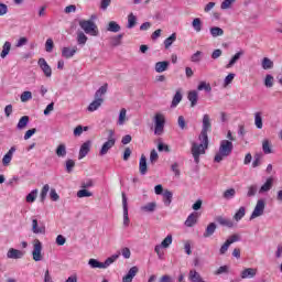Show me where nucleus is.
<instances>
[{
	"instance_id": "10",
	"label": "nucleus",
	"mask_w": 282,
	"mask_h": 282,
	"mask_svg": "<svg viewBox=\"0 0 282 282\" xmlns=\"http://www.w3.org/2000/svg\"><path fill=\"white\" fill-rule=\"evenodd\" d=\"M37 65L42 69L46 78H52V67L47 65V61H45V58L41 57L37 61Z\"/></svg>"
},
{
	"instance_id": "14",
	"label": "nucleus",
	"mask_w": 282,
	"mask_h": 282,
	"mask_svg": "<svg viewBox=\"0 0 282 282\" xmlns=\"http://www.w3.org/2000/svg\"><path fill=\"white\" fill-rule=\"evenodd\" d=\"M243 54H246V52H243V50H240L239 52H237L229 61V63L226 65V69H230V67H235V65H237V62L241 58V56H243Z\"/></svg>"
},
{
	"instance_id": "60",
	"label": "nucleus",
	"mask_w": 282,
	"mask_h": 282,
	"mask_svg": "<svg viewBox=\"0 0 282 282\" xmlns=\"http://www.w3.org/2000/svg\"><path fill=\"white\" fill-rule=\"evenodd\" d=\"M232 80H235V73H229L224 80L225 87H228V85H230Z\"/></svg>"
},
{
	"instance_id": "15",
	"label": "nucleus",
	"mask_w": 282,
	"mask_h": 282,
	"mask_svg": "<svg viewBox=\"0 0 282 282\" xmlns=\"http://www.w3.org/2000/svg\"><path fill=\"white\" fill-rule=\"evenodd\" d=\"M217 230V224L210 223L203 234L204 239H208V237H213Z\"/></svg>"
},
{
	"instance_id": "59",
	"label": "nucleus",
	"mask_w": 282,
	"mask_h": 282,
	"mask_svg": "<svg viewBox=\"0 0 282 282\" xmlns=\"http://www.w3.org/2000/svg\"><path fill=\"white\" fill-rule=\"evenodd\" d=\"M160 159V155H158V151L155 149L151 150L150 152V162L151 164H155V162Z\"/></svg>"
},
{
	"instance_id": "38",
	"label": "nucleus",
	"mask_w": 282,
	"mask_h": 282,
	"mask_svg": "<svg viewBox=\"0 0 282 282\" xmlns=\"http://www.w3.org/2000/svg\"><path fill=\"white\" fill-rule=\"evenodd\" d=\"M10 50H12V43L10 42H4L3 46H2V52L0 54L1 58H6V56H8V54H10Z\"/></svg>"
},
{
	"instance_id": "61",
	"label": "nucleus",
	"mask_w": 282,
	"mask_h": 282,
	"mask_svg": "<svg viewBox=\"0 0 282 282\" xmlns=\"http://www.w3.org/2000/svg\"><path fill=\"white\" fill-rule=\"evenodd\" d=\"M235 1H237V0H224L220 4L221 10L230 9V6H232V3H235Z\"/></svg>"
},
{
	"instance_id": "11",
	"label": "nucleus",
	"mask_w": 282,
	"mask_h": 282,
	"mask_svg": "<svg viewBox=\"0 0 282 282\" xmlns=\"http://www.w3.org/2000/svg\"><path fill=\"white\" fill-rule=\"evenodd\" d=\"M138 272H140V268L131 267L127 274L122 278V282H133V278L137 276Z\"/></svg>"
},
{
	"instance_id": "8",
	"label": "nucleus",
	"mask_w": 282,
	"mask_h": 282,
	"mask_svg": "<svg viewBox=\"0 0 282 282\" xmlns=\"http://www.w3.org/2000/svg\"><path fill=\"white\" fill-rule=\"evenodd\" d=\"M264 210H265V200L258 199L256 207L250 216V221H252V219H257V217H261Z\"/></svg>"
},
{
	"instance_id": "32",
	"label": "nucleus",
	"mask_w": 282,
	"mask_h": 282,
	"mask_svg": "<svg viewBox=\"0 0 282 282\" xmlns=\"http://www.w3.org/2000/svg\"><path fill=\"white\" fill-rule=\"evenodd\" d=\"M246 217V207L241 206L234 215L235 221H241Z\"/></svg>"
},
{
	"instance_id": "22",
	"label": "nucleus",
	"mask_w": 282,
	"mask_h": 282,
	"mask_svg": "<svg viewBox=\"0 0 282 282\" xmlns=\"http://www.w3.org/2000/svg\"><path fill=\"white\" fill-rule=\"evenodd\" d=\"M32 232H34V235H45V227H39V220L37 219H33L32 220Z\"/></svg>"
},
{
	"instance_id": "4",
	"label": "nucleus",
	"mask_w": 282,
	"mask_h": 282,
	"mask_svg": "<svg viewBox=\"0 0 282 282\" xmlns=\"http://www.w3.org/2000/svg\"><path fill=\"white\" fill-rule=\"evenodd\" d=\"M108 133V140L102 144L99 155L104 156L109 153L110 149H113L116 147V131L112 129L106 130Z\"/></svg>"
},
{
	"instance_id": "3",
	"label": "nucleus",
	"mask_w": 282,
	"mask_h": 282,
	"mask_svg": "<svg viewBox=\"0 0 282 282\" xmlns=\"http://www.w3.org/2000/svg\"><path fill=\"white\" fill-rule=\"evenodd\" d=\"M232 149H235V145L231 143V141L223 140L220 141V147L218 150V153H216L214 158V162H223L224 158H228L232 153Z\"/></svg>"
},
{
	"instance_id": "1",
	"label": "nucleus",
	"mask_w": 282,
	"mask_h": 282,
	"mask_svg": "<svg viewBox=\"0 0 282 282\" xmlns=\"http://www.w3.org/2000/svg\"><path fill=\"white\" fill-rule=\"evenodd\" d=\"M213 131V123L210 122V116H203V126L202 131L198 137L200 144L194 142L192 144V155L194 158V162L199 164V156L206 153V149H208V132Z\"/></svg>"
},
{
	"instance_id": "63",
	"label": "nucleus",
	"mask_w": 282,
	"mask_h": 282,
	"mask_svg": "<svg viewBox=\"0 0 282 282\" xmlns=\"http://www.w3.org/2000/svg\"><path fill=\"white\" fill-rule=\"evenodd\" d=\"M177 124H178L180 129H182V131H184V129H186V119H184V116L178 117Z\"/></svg>"
},
{
	"instance_id": "20",
	"label": "nucleus",
	"mask_w": 282,
	"mask_h": 282,
	"mask_svg": "<svg viewBox=\"0 0 282 282\" xmlns=\"http://www.w3.org/2000/svg\"><path fill=\"white\" fill-rule=\"evenodd\" d=\"M156 208H158V203L152 202L141 206L140 210L142 213H155Z\"/></svg>"
},
{
	"instance_id": "16",
	"label": "nucleus",
	"mask_w": 282,
	"mask_h": 282,
	"mask_svg": "<svg viewBox=\"0 0 282 282\" xmlns=\"http://www.w3.org/2000/svg\"><path fill=\"white\" fill-rule=\"evenodd\" d=\"M78 52V47L74 46L73 48L63 47L62 48V56L63 58H73L74 54Z\"/></svg>"
},
{
	"instance_id": "47",
	"label": "nucleus",
	"mask_w": 282,
	"mask_h": 282,
	"mask_svg": "<svg viewBox=\"0 0 282 282\" xmlns=\"http://www.w3.org/2000/svg\"><path fill=\"white\" fill-rule=\"evenodd\" d=\"M173 243V236L167 235L164 240L161 242L160 247L161 248H169Z\"/></svg>"
},
{
	"instance_id": "19",
	"label": "nucleus",
	"mask_w": 282,
	"mask_h": 282,
	"mask_svg": "<svg viewBox=\"0 0 282 282\" xmlns=\"http://www.w3.org/2000/svg\"><path fill=\"white\" fill-rule=\"evenodd\" d=\"M240 276L241 279H254L257 276V269L247 268L241 272Z\"/></svg>"
},
{
	"instance_id": "45",
	"label": "nucleus",
	"mask_w": 282,
	"mask_h": 282,
	"mask_svg": "<svg viewBox=\"0 0 282 282\" xmlns=\"http://www.w3.org/2000/svg\"><path fill=\"white\" fill-rule=\"evenodd\" d=\"M94 196V193L85 189V188H82L77 192V197L79 199H83V197H93Z\"/></svg>"
},
{
	"instance_id": "64",
	"label": "nucleus",
	"mask_w": 282,
	"mask_h": 282,
	"mask_svg": "<svg viewBox=\"0 0 282 282\" xmlns=\"http://www.w3.org/2000/svg\"><path fill=\"white\" fill-rule=\"evenodd\" d=\"M228 248H230L229 242L226 240L224 245L219 249V254L224 256L228 252Z\"/></svg>"
},
{
	"instance_id": "41",
	"label": "nucleus",
	"mask_w": 282,
	"mask_h": 282,
	"mask_svg": "<svg viewBox=\"0 0 282 282\" xmlns=\"http://www.w3.org/2000/svg\"><path fill=\"white\" fill-rule=\"evenodd\" d=\"M254 124L257 129H263V117H261V112L254 113Z\"/></svg>"
},
{
	"instance_id": "36",
	"label": "nucleus",
	"mask_w": 282,
	"mask_h": 282,
	"mask_svg": "<svg viewBox=\"0 0 282 282\" xmlns=\"http://www.w3.org/2000/svg\"><path fill=\"white\" fill-rule=\"evenodd\" d=\"M55 153L57 155V158H65V155H67V147L65 144H59L56 150Z\"/></svg>"
},
{
	"instance_id": "23",
	"label": "nucleus",
	"mask_w": 282,
	"mask_h": 282,
	"mask_svg": "<svg viewBox=\"0 0 282 282\" xmlns=\"http://www.w3.org/2000/svg\"><path fill=\"white\" fill-rule=\"evenodd\" d=\"M169 65H171V62L169 61L158 62L155 64V72L158 74H162V72H166V69H169Z\"/></svg>"
},
{
	"instance_id": "25",
	"label": "nucleus",
	"mask_w": 282,
	"mask_h": 282,
	"mask_svg": "<svg viewBox=\"0 0 282 282\" xmlns=\"http://www.w3.org/2000/svg\"><path fill=\"white\" fill-rule=\"evenodd\" d=\"M139 171L142 175H147L149 171L147 165V156L144 154L141 155V159L139 162Z\"/></svg>"
},
{
	"instance_id": "31",
	"label": "nucleus",
	"mask_w": 282,
	"mask_h": 282,
	"mask_svg": "<svg viewBox=\"0 0 282 282\" xmlns=\"http://www.w3.org/2000/svg\"><path fill=\"white\" fill-rule=\"evenodd\" d=\"M74 169H76V161H74V159H67L65 161L66 173H74Z\"/></svg>"
},
{
	"instance_id": "27",
	"label": "nucleus",
	"mask_w": 282,
	"mask_h": 282,
	"mask_svg": "<svg viewBox=\"0 0 282 282\" xmlns=\"http://www.w3.org/2000/svg\"><path fill=\"white\" fill-rule=\"evenodd\" d=\"M187 98L191 102V107H195L197 105V100H199V95L197 90H192L188 93Z\"/></svg>"
},
{
	"instance_id": "33",
	"label": "nucleus",
	"mask_w": 282,
	"mask_h": 282,
	"mask_svg": "<svg viewBox=\"0 0 282 282\" xmlns=\"http://www.w3.org/2000/svg\"><path fill=\"white\" fill-rule=\"evenodd\" d=\"M29 122H30V117L29 116L21 117L18 124H17V129H19L20 131L25 129V127H28Z\"/></svg>"
},
{
	"instance_id": "51",
	"label": "nucleus",
	"mask_w": 282,
	"mask_h": 282,
	"mask_svg": "<svg viewBox=\"0 0 282 282\" xmlns=\"http://www.w3.org/2000/svg\"><path fill=\"white\" fill-rule=\"evenodd\" d=\"M126 120H127V109L122 108L119 112L118 124L120 126L124 124Z\"/></svg>"
},
{
	"instance_id": "37",
	"label": "nucleus",
	"mask_w": 282,
	"mask_h": 282,
	"mask_svg": "<svg viewBox=\"0 0 282 282\" xmlns=\"http://www.w3.org/2000/svg\"><path fill=\"white\" fill-rule=\"evenodd\" d=\"M175 41H177V34L176 33H173L167 39H165V41H164L165 50H169V47H171V45H173L175 43Z\"/></svg>"
},
{
	"instance_id": "49",
	"label": "nucleus",
	"mask_w": 282,
	"mask_h": 282,
	"mask_svg": "<svg viewBox=\"0 0 282 282\" xmlns=\"http://www.w3.org/2000/svg\"><path fill=\"white\" fill-rule=\"evenodd\" d=\"M21 102H28V100H32V91L25 90L20 96Z\"/></svg>"
},
{
	"instance_id": "35",
	"label": "nucleus",
	"mask_w": 282,
	"mask_h": 282,
	"mask_svg": "<svg viewBox=\"0 0 282 282\" xmlns=\"http://www.w3.org/2000/svg\"><path fill=\"white\" fill-rule=\"evenodd\" d=\"M209 32L214 39H217V36H224V29L219 26H212Z\"/></svg>"
},
{
	"instance_id": "29",
	"label": "nucleus",
	"mask_w": 282,
	"mask_h": 282,
	"mask_svg": "<svg viewBox=\"0 0 282 282\" xmlns=\"http://www.w3.org/2000/svg\"><path fill=\"white\" fill-rule=\"evenodd\" d=\"M124 37V33H120L111 37L110 45L112 47H118V45H122V39Z\"/></svg>"
},
{
	"instance_id": "44",
	"label": "nucleus",
	"mask_w": 282,
	"mask_h": 282,
	"mask_svg": "<svg viewBox=\"0 0 282 282\" xmlns=\"http://www.w3.org/2000/svg\"><path fill=\"white\" fill-rule=\"evenodd\" d=\"M264 86L268 87L269 89L274 87V76L270 74L265 75Z\"/></svg>"
},
{
	"instance_id": "52",
	"label": "nucleus",
	"mask_w": 282,
	"mask_h": 282,
	"mask_svg": "<svg viewBox=\"0 0 282 282\" xmlns=\"http://www.w3.org/2000/svg\"><path fill=\"white\" fill-rule=\"evenodd\" d=\"M182 102V93L177 90L172 100V107H177V104Z\"/></svg>"
},
{
	"instance_id": "28",
	"label": "nucleus",
	"mask_w": 282,
	"mask_h": 282,
	"mask_svg": "<svg viewBox=\"0 0 282 282\" xmlns=\"http://www.w3.org/2000/svg\"><path fill=\"white\" fill-rule=\"evenodd\" d=\"M188 279L192 282H205L204 278H202V274H199V272H197L196 270H191L189 271Z\"/></svg>"
},
{
	"instance_id": "42",
	"label": "nucleus",
	"mask_w": 282,
	"mask_h": 282,
	"mask_svg": "<svg viewBox=\"0 0 282 282\" xmlns=\"http://www.w3.org/2000/svg\"><path fill=\"white\" fill-rule=\"evenodd\" d=\"M87 41H88L87 35H85V33L83 31H79L77 33V43L79 45H86Z\"/></svg>"
},
{
	"instance_id": "34",
	"label": "nucleus",
	"mask_w": 282,
	"mask_h": 282,
	"mask_svg": "<svg viewBox=\"0 0 282 282\" xmlns=\"http://www.w3.org/2000/svg\"><path fill=\"white\" fill-rule=\"evenodd\" d=\"M261 67L262 69H272L274 67V62H272V59H270L269 57H264L261 62Z\"/></svg>"
},
{
	"instance_id": "2",
	"label": "nucleus",
	"mask_w": 282,
	"mask_h": 282,
	"mask_svg": "<svg viewBox=\"0 0 282 282\" xmlns=\"http://www.w3.org/2000/svg\"><path fill=\"white\" fill-rule=\"evenodd\" d=\"M109 88V84H104L96 93H95V100L89 104L88 111H98L100 107H102V102H105V94H107V89Z\"/></svg>"
},
{
	"instance_id": "62",
	"label": "nucleus",
	"mask_w": 282,
	"mask_h": 282,
	"mask_svg": "<svg viewBox=\"0 0 282 282\" xmlns=\"http://www.w3.org/2000/svg\"><path fill=\"white\" fill-rule=\"evenodd\" d=\"M45 50L46 52H52L54 50V40L47 39L45 42Z\"/></svg>"
},
{
	"instance_id": "50",
	"label": "nucleus",
	"mask_w": 282,
	"mask_h": 282,
	"mask_svg": "<svg viewBox=\"0 0 282 282\" xmlns=\"http://www.w3.org/2000/svg\"><path fill=\"white\" fill-rule=\"evenodd\" d=\"M262 150H263V153H265V155H270V153H272V148L270 147L269 140H264L262 142Z\"/></svg>"
},
{
	"instance_id": "7",
	"label": "nucleus",
	"mask_w": 282,
	"mask_h": 282,
	"mask_svg": "<svg viewBox=\"0 0 282 282\" xmlns=\"http://www.w3.org/2000/svg\"><path fill=\"white\" fill-rule=\"evenodd\" d=\"M43 243L41 242V240L35 239L33 241V251H32V257H33V261H43Z\"/></svg>"
},
{
	"instance_id": "6",
	"label": "nucleus",
	"mask_w": 282,
	"mask_h": 282,
	"mask_svg": "<svg viewBox=\"0 0 282 282\" xmlns=\"http://www.w3.org/2000/svg\"><path fill=\"white\" fill-rule=\"evenodd\" d=\"M164 124H166L164 115L156 113L154 116V135H162V133H164Z\"/></svg>"
},
{
	"instance_id": "39",
	"label": "nucleus",
	"mask_w": 282,
	"mask_h": 282,
	"mask_svg": "<svg viewBox=\"0 0 282 282\" xmlns=\"http://www.w3.org/2000/svg\"><path fill=\"white\" fill-rule=\"evenodd\" d=\"M134 25H138V18L133 14V13H130L128 15V24H127V28L128 30H132V28Z\"/></svg>"
},
{
	"instance_id": "18",
	"label": "nucleus",
	"mask_w": 282,
	"mask_h": 282,
	"mask_svg": "<svg viewBox=\"0 0 282 282\" xmlns=\"http://www.w3.org/2000/svg\"><path fill=\"white\" fill-rule=\"evenodd\" d=\"M7 257L8 259H23V253L19 249L10 248Z\"/></svg>"
},
{
	"instance_id": "58",
	"label": "nucleus",
	"mask_w": 282,
	"mask_h": 282,
	"mask_svg": "<svg viewBox=\"0 0 282 282\" xmlns=\"http://www.w3.org/2000/svg\"><path fill=\"white\" fill-rule=\"evenodd\" d=\"M235 195H237V191H235V188H229L224 192L225 199H230L231 197H235Z\"/></svg>"
},
{
	"instance_id": "48",
	"label": "nucleus",
	"mask_w": 282,
	"mask_h": 282,
	"mask_svg": "<svg viewBox=\"0 0 282 282\" xmlns=\"http://www.w3.org/2000/svg\"><path fill=\"white\" fill-rule=\"evenodd\" d=\"M47 193H50V185L45 184L42 187L41 194H40V199L41 202H45L46 197H47Z\"/></svg>"
},
{
	"instance_id": "30",
	"label": "nucleus",
	"mask_w": 282,
	"mask_h": 282,
	"mask_svg": "<svg viewBox=\"0 0 282 282\" xmlns=\"http://www.w3.org/2000/svg\"><path fill=\"white\" fill-rule=\"evenodd\" d=\"M120 30H122V28L116 21H110L107 25V32L118 33Z\"/></svg>"
},
{
	"instance_id": "43",
	"label": "nucleus",
	"mask_w": 282,
	"mask_h": 282,
	"mask_svg": "<svg viewBox=\"0 0 282 282\" xmlns=\"http://www.w3.org/2000/svg\"><path fill=\"white\" fill-rule=\"evenodd\" d=\"M192 28L195 30V32H202V19L195 18L192 21Z\"/></svg>"
},
{
	"instance_id": "9",
	"label": "nucleus",
	"mask_w": 282,
	"mask_h": 282,
	"mask_svg": "<svg viewBox=\"0 0 282 282\" xmlns=\"http://www.w3.org/2000/svg\"><path fill=\"white\" fill-rule=\"evenodd\" d=\"M122 208H123V226H129V204L127 202V194L121 193Z\"/></svg>"
},
{
	"instance_id": "13",
	"label": "nucleus",
	"mask_w": 282,
	"mask_h": 282,
	"mask_svg": "<svg viewBox=\"0 0 282 282\" xmlns=\"http://www.w3.org/2000/svg\"><path fill=\"white\" fill-rule=\"evenodd\" d=\"M217 224L225 226V228H235V221L230 218H224L223 216L216 217Z\"/></svg>"
},
{
	"instance_id": "53",
	"label": "nucleus",
	"mask_w": 282,
	"mask_h": 282,
	"mask_svg": "<svg viewBox=\"0 0 282 282\" xmlns=\"http://www.w3.org/2000/svg\"><path fill=\"white\" fill-rule=\"evenodd\" d=\"M198 91H213V88L210 87V84H206V82H202L198 87H197Z\"/></svg>"
},
{
	"instance_id": "12",
	"label": "nucleus",
	"mask_w": 282,
	"mask_h": 282,
	"mask_svg": "<svg viewBox=\"0 0 282 282\" xmlns=\"http://www.w3.org/2000/svg\"><path fill=\"white\" fill-rule=\"evenodd\" d=\"M91 151V141L88 140L84 142L79 149L78 160H83V158H87V154Z\"/></svg>"
},
{
	"instance_id": "54",
	"label": "nucleus",
	"mask_w": 282,
	"mask_h": 282,
	"mask_svg": "<svg viewBox=\"0 0 282 282\" xmlns=\"http://www.w3.org/2000/svg\"><path fill=\"white\" fill-rule=\"evenodd\" d=\"M226 241H228V243L232 246V243H237V241H241V236H239L238 234H234L229 236Z\"/></svg>"
},
{
	"instance_id": "55",
	"label": "nucleus",
	"mask_w": 282,
	"mask_h": 282,
	"mask_svg": "<svg viewBox=\"0 0 282 282\" xmlns=\"http://www.w3.org/2000/svg\"><path fill=\"white\" fill-rule=\"evenodd\" d=\"M203 54H204V53H202V51H197L196 53H194V54L191 56L192 63H199V62L202 61Z\"/></svg>"
},
{
	"instance_id": "26",
	"label": "nucleus",
	"mask_w": 282,
	"mask_h": 282,
	"mask_svg": "<svg viewBox=\"0 0 282 282\" xmlns=\"http://www.w3.org/2000/svg\"><path fill=\"white\" fill-rule=\"evenodd\" d=\"M173 202V192H171L170 189H165L163 192V204L165 206H171Z\"/></svg>"
},
{
	"instance_id": "46",
	"label": "nucleus",
	"mask_w": 282,
	"mask_h": 282,
	"mask_svg": "<svg viewBox=\"0 0 282 282\" xmlns=\"http://www.w3.org/2000/svg\"><path fill=\"white\" fill-rule=\"evenodd\" d=\"M88 265H90V268H94V269L99 268L100 270H105L102 262L98 261L97 259H90L88 261Z\"/></svg>"
},
{
	"instance_id": "57",
	"label": "nucleus",
	"mask_w": 282,
	"mask_h": 282,
	"mask_svg": "<svg viewBox=\"0 0 282 282\" xmlns=\"http://www.w3.org/2000/svg\"><path fill=\"white\" fill-rule=\"evenodd\" d=\"M259 187L257 185H251L248 187L247 197H254Z\"/></svg>"
},
{
	"instance_id": "24",
	"label": "nucleus",
	"mask_w": 282,
	"mask_h": 282,
	"mask_svg": "<svg viewBox=\"0 0 282 282\" xmlns=\"http://www.w3.org/2000/svg\"><path fill=\"white\" fill-rule=\"evenodd\" d=\"M199 216L197 215V213H192L187 219L185 220V226L187 228H193V226H195V224H197V218Z\"/></svg>"
},
{
	"instance_id": "17",
	"label": "nucleus",
	"mask_w": 282,
	"mask_h": 282,
	"mask_svg": "<svg viewBox=\"0 0 282 282\" xmlns=\"http://www.w3.org/2000/svg\"><path fill=\"white\" fill-rule=\"evenodd\" d=\"M120 254H121V252L118 251L117 253H115L111 257L107 258L105 260V262H102L104 270L109 268V265H111V263H116V261H118V259H120Z\"/></svg>"
},
{
	"instance_id": "40",
	"label": "nucleus",
	"mask_w": 282,
	"mask_h": 282,
	"mask_svg": "<svg viewBox=\"0 0 282 282\" xmlns=\"http://www.w3.org/2000/svg\"><path fill=\"white\" fill-rule=\"evenodd\" d=\"M36 197H39V189H33L26 195L28 204H34V202H36Z\"/></svg>"
},
{
	"instance_id": "56",
	"label": "nucleus",
	"mask_w": 282,
	"mask_h": 282,
	"mask_svg": "<svg viewBox=\"0 0 282 282\" xmlns=\"http://www.w3.org/2000/svg\"><path fill=\"white\" fill-rule=\"evenodd\" d=\"M158 151L165 152V153H171V148L167 144H164L163 142L158 143Z\"/></svg>"
},
{
	"instance_id": "5",
	"label": "nucleus",
	"mask_w": 282,
	"mask_h": 282,
	"mask_svg": "<svg viewBox=\"0 0 282 282\" xmlns=\"http://www.w3.org/2000/svg\"><path fill=\"white\" fill-rule=\"evenodd\" d=\"M79 28L84 30L85 34H90V36H98L100 34L98 25L91 20H80Z\"/></svg>"
},
{
	"instance_id": "21",
	"label": "nucleus",
	"mask_w": 282,
	"mask_h": 282,
	"mask_svg": "<svg viewBox=\"0 0 282 282\" xmlns=\"http://www.w3.org/2000/svg\"><path fill=\"white\" fill-rule=\"evenodd\" d=\"M274 184V178L269 177L267 178L265 183L260 187L259 193H268L272 189V186Z\"/></svg>"
}]
</instances>
